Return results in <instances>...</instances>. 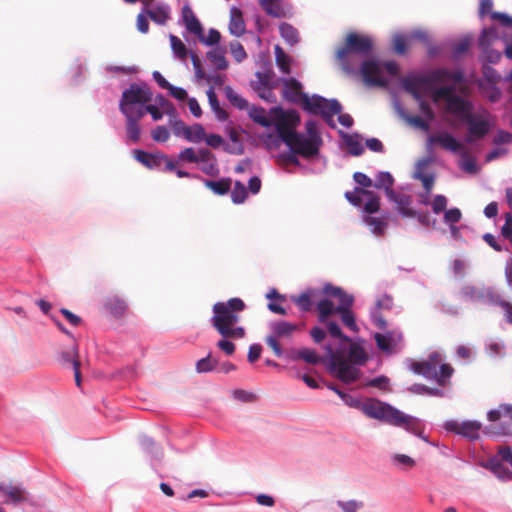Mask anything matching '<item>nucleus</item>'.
I'll return each mask as SVG.
<instances>
[{
	"mask_svg": "<svg viewBox=\"0 0 512 512\" xmlns=\"http://www.w3.org/2000/svg\"><path fill=\"white\" fill-rule=\"evenodd\" d=\"M245 308L244 301L237 297L225 302H216L212 307L211 325L222 337L216 346L226 355H232L235 352L236 346L232 340L242 339L246 335L245 328L238 325L239 314Z\"/></svg>",
	"mask_w": 512,
	"mask_h": 512,
	"instance_id": "nucleus-1",
	"label": "nucleus"
},
{
	"mask_svg": "<svg viewBox=\"0 0 512 512\" xmlns=\"http://www.w3.org/2000/svg\"><path fill=\"white\" fill-rule=\"evenodd\" d=\"M271 112L275 114L273 123L277 134L291 152L304 158H312L318 155L321 145L296 131L300 124V116L295 110L283 111L276 107L271 109Z\"/></svg>",
	"mask_w": 512,
	"mask_h": 512,
	"instance_id": "nucleus-2",
	"label": "nucleus"
},
{
	"mask_svg": "<svg viewBox=\"0 0 512 512\" xmlns=\"http://www.w3.org/2000/svg\"><path fill=\"white\" fill-rule=\"evenodd\" d=\"M329 359V372L344 383H352L359 379L360 369L357 365H364L368 359L363 347L357 343H351L348 353L343 349L333 350L327 347Z\"/></svg>",
	"mask_w": 512,
	"mask_h": 512,
	"instance_id": "nucleus-3",
	"label": "nucleus"
},
{
	"mask_svg": "<svg viewBox=\"0 0 512 512\" xmlns=\"http://www.w3.org/2000/svg\"><path fill=\"white\" fill-rule=\"evenodd\" d=\"M361 410L369 418L377 419L396 427H402L408 432L427 441L426 437L423 435V429L419 419L404 414L388 403L377 399H369L361 405Z\"/></svg>",
	"mask_w": 512,
	"mask_h": 512,
	"instance_id": "nucleus-4",
	"label": "nucleus"
},
{
	"mask_svg": "<svg viewBox=\"0 0 512 512\" xmlns=\"http://www.w3.org/2000/svg\"><path fill=\"white\" fill-rule=\"evenodd\" d=\"M373 48L372 39L357 32H349L342 46L335 52V59L348 75H355L358 67L357 55L366 56Z\"/></svg>",
	"mask_w": 512,
	"mask_h": 512,
	"instance_id": "nucleus-5",
	"label": "nucleus"
},
{
	"mask_svg": "<svg viewBox=\"0 0 512 512\" xmlns=\"http://www.w3.org/2000/svg\"><path fill=\"white\" fill-rule=\"evenodd\" d=\"M455 85H445L435 89L432 93V100L436 103L440 100L446 101V111L464 120L473 110L472 103L455 94Z\"/></svg>",
	"mask_w": 512,
	"mask_h": 512,
	"instance_id": "nucleus-6",
	"label": "nucleus"
},
{
	"mask_svg": "<svg viewBox=\"0 0 512 512\" xmlns=\"http://www.w3.org/2000/svg\"><path fill=\"white\" fill-rule=\"evenodd\" d=\"M151 100L152 92L146 84L132 83L123 91L119 109L121 113H142L141 109Z\"/></svg>",
	"mask_w": 512,
	"mask_h": 512,
	"instance_id": "nucleus-7",
	"label": "nucleus"
},
{
	"mask_svg": "<svg viewBox=\"0 0 512 512\" xmlns=\"http://www.w3.org/2000/svg\"><path fill=\"white\" fill-rule=\"evenodd\" d=\"M487 419L490 425L484 430L486 434L497 436L512 435V404L503 403L488 411Z\"/></svg>",
	"mask_w": 512,
	"mask_h": 512,
	"instance_id": "nucleus-8",
	"label": "nucleus"
},
{
	"mask_svg": "<svg viewBox=\"0 0 512 512\" xmlns=\"http://www.w3.org/2000/svg\"><path fill=\"white\" fill-rule=\"evenodd\" d=\"M302 108L314 115H321L327 122L342 111V106L336 99L328 100L319 95L305 96Z\"/></svg>",
	"mask_w": 512,
	"mask_h": 512,
	"instance_id": "nucleus-9",
	"label": "nucleus"
},
{
	"mask_svg": "<svg viewBox=\"0 0 512 512\" xmlns=\"http://www.w3.org/2000/svg\"><path fill=\"white\" fill-rule=\"evenodd\" d=\"M463 122L468 125V133L465 138L467 143L483 139L494 125L491 114L486 110L478 114L471 112Z\"/></svg>",
	"mask_w": 512,
	"mask_h": 512,
	"instance_id": "nucleus-10",
	"label": "nucleus"
},
{
	"mask_svg": "<svg viewBox=\"0 0 512 512\" xmlns=\"http://www.w3.org/2000/svg\"><path fill=\"white\" fill-rule=\"evenodd\" d=\"M303 326V323L294 324L283 320L275 321L270 325L271 334L266 336L265 342L277 357H281L283 355V350L278 340L282 338H290L294 332L302 329Z\"/></svg>",
	"mask_w": 512,
	"mask_h": 512,
	"instance_id": "nucleus-11",
	"label": "nucleus"
},
{
	"mask_svg": "<svg viewBox=\"0 0 512 512\" xmlns=\"http://www.w3.org/2000/svg\"><path fill=\"white\" fill-rule=\"evenodd\" d=\"M359 73L363 83L368 87H382L388 86V80L382 73V64L376 60H365L361 63Z\"/></svg>",
	"mask_w": 512,
	"mask_h": 512,
	"instance_id": "nucleus-12",
	"label": "nucleus"
},
{
	"mask_svg": "<svg viewBox=\"0 0 512 512\" xmlns=\"http://www.w3.org/2000/svg\"><path fill=\"white\" fill-rule=\"evenodd\" d=\"M445 429L470 440H477L480 436V431L482 430V424L474 420L463 422L452 420L445 423Z\"/></svg>",
	"mask_w": 512,
	"mask_h": 512,
	"instance_id": "nucleus-13",
	"label": "nucleus"
},
{
	"mask_svg": "<svg viewBox=\"0 0 512 512\" xmlns=\"http://www.w3.org/2000/svg\"><path fill=\"white\" fill-rule=\"evenodd\" d=\"M430 84H444L453 82L454 85L464 81V74L461 70L450 71L446 68H439L431 71L428 75Z\"/></svg>",
	"mask_w": 512,
	"mask_h": 512,
	"instance_id": "nucleus-14",
	"label": "nucleus"
},
{
	"mask_svg": "<svg viewBox=\"0 0 512 512\" xmlns=\"http://www.w3.org/2000/svg\"><path fill=\"white\" fill-rule=\"evenodd\" d=\"M283 97L294 104L303 105L304 97L308 96L302 91V84L295 78L283 80Z\"/></svg>",
	"mask_w": 512,
	"mask_h": 512,
	"instance_id": "nucleus-15",
	"label": "nucleus"
},
{
	"mask_svg": "<svg viewBox=\"0 0 512 512\" xmlns=\"http://www.w3.org/2000/svg\"><path fill=\"white\" fill-rule=\"evenodd\" d=\"M374 339L377 347L384 352H392L401 342L402 334L395 331H388L384 334L376 333Z\"/></svg>",
	"mask_w": 512,
	"mask_h": 512,
	"instance_id": "nucleus-16",
	"label": "nucleus"
},
{
	"mask_svg": "<svg viewBox=\"0 0 512 512\" xmlns=\"http://www.w3.org/2000/svg\"><path fill=\"white\" fill-rule=\"evenodd\" d=\"M431 144H439L443 149L453 153L462 150L463 145L448 132H441L429 137Z\"/></svg>",
	"mask_w": 512,
	"mask_h": 512,
	"instance_id": "nucleus-17",
	"label": "nucleus"
},
{
	"mask_svg": "<svg viewBox=\"0 0 512 512\" xmlns=\"http://www.w3.org/2000/svg\"><path fill=\"white\" fill-rule=\"evenodd\" d=\"M430 85L431 84L427 75L413 79H405L403 81L405 90L410 93L416 100H420L422 98V91Z\"/></svg>",
	"mask_w": 512,
	"mask_h": 512,
	"instance_id": "nucleus-18",
	"label": "nucleus"
},
{
	"mask_svg": "<svg viewBox=\"0 0 512 512\" xmlns=\"http://www.w3.org/2000/svg\"><path fill=\"white\" fill-rule=\"evenodd\" d=\"M353 302L354 298H347L345 303L339 304L336 307V312L341 315V320L345 326H347L350 330L357 332L358 326L355 321V316L351 310Z\"/></svg>",
	"mask_w": 512,
	"mask_h": 512,
	"instance_id": "nucleus-19",
	"label": "nucleus"
},
{
	"mask_svg": "<svg viewBox=\"0 0 512 512\" xmlns=\"http://www.w3.org/2000/svg\"><path fill=\"white\" fill-rule=\"evenodd\" d=\"M389 199L396 203L397 209L403 217L413 218L416 216V211L410 207L412 203L411 196L390 192Z\"/></svg>",
	"mask_w": 512,
	"mask_h": 512,
	"instance_id": "nucleus-20",
	"label": "nucleus"
},
{
	"mask_svg": "<svg viewBox=\"0 0 512 512\" xmlns=\"http://www.w3.org/2000/svg\"><path fill=\"white\" fill-rule=\"evenodd\" d=\"M182 20L186 27V29L196 35L201 36L202 35V24L200 23L199 19L196 17L195 13L193 12L192 8L188 5L183 6L182 8Z\"/></svg>",
	"mask_w": 512,
	"mask_h": 512,
	"instance_id": "nucleus-21",
	"label": "nucleus"
},
{
	"mask_svg": "<svg viewBox=\"0 0 512 512\" xmlns=\"http://www.w3.org/2000/svg\"><path fill=\"white\" fill-rule=\"evenodd\" d=\"M126 117V132L127 137L133 143H137L140 139V127L138 122L142 119L143 114L138 112L134 113H122Z\"/></svg>",
	"mask_w": 512,
	"mask_h": 512,
	"instance_id": "nucleus-22",
	"label": "nucleus"
},
{
	"mask_svg": "<svg viewBox=\"0 0 512 512\" xmlns=\"http://www.w3.org/2000/svg\"><path fill=\"white\" fill-rule=\"evenodd\" d=\"M179 160L190 163H199L212 158V152L207 148L199 149L196 152L192 147L185 148L178 155Z\"/></svg>",
	"mask_w": 512,
	"mask_h": 512,
	"instance_id": "nucleus-23",
	"label": "nucleus"
},
{
	"mask_svg": "<svg viewBox=\"0 0 512 512\" xmlns=\"http://www.w3.org/2000/svg\"><path fill=\"white\" fill-rule=\"evenodd\" d=\"M492 7V0H482L479 12L481 15L490 13V16L493 20L499 21L505 27H512V17L501 12H491Z\"/></svg>",
	"mask_w": 512,
	"mask_h": 512,
	"instance_id": "nucleus-24",
	"label": "nucleus"
},
{
	"mask_svg": "<svg viewBox=\"0 0 512 512\" xmlns=\"http://www.w3.org/2000/svg\"><path fill=\"white\" fill-rule=\"evenodd\" d=\"M133 153L137 161L150 169L160 167L165 159L164 154H150L140 149L134 150Z\"/></svg>",
	"mask_w": 512,
	"mask_h": 512,
	"instance_id": "nucleus-25",
	"label": "nucleus"
},
{
	"mask_svg": "<svg viewBox=\"0 0 512 512\" xmlns=\"http://www.w3.org/2000/svg\"><path fill=\"white\" fill-rule=\"evenodd\" d=\"M229 30L232 34L240 36L245 32V22L241 10L237 7H232L230 10V23Z\"/></svg>",
	"mask_w": 512,
	"mask_h": 512,
	"instance_id": "nucleus-26",
	"label": "nucleus"
},
{
	"mask_svg": "<svg viewBox=\"0 0 512 512\" xmlns=\"http://www.w3.org/2000/svg\"><path fill=\"white\" fill-rule=\"evenodd\" d=\"M225 53V49L216 47L208 51L206 57L215 69L226 70L228 68V61L226 60Z\"/></svg>",
	"mask_w": 512,
	"mask_h": 512,
	"instance_id": "nucleus-27",
	"label": "nucleus"
},
{
	"mask_svg": "<svg viewBox=\"0 0 512 512\" xmlns=\"http://www.w3.org/2000/svg\"><path fill=\"white\" fill-rule=\"evenodd\" d=\"M484 467L493 472L501 480H512V472L497 458L490 459Z\"/></svg>",
	"mask_w": 512,
	"mask_h": 512,
	"instance_id": "nucleus-28",
	"label": "nucleus"
},
{
	"mask_svg": "<svg viewBox=\"0 0 512 512\" xmlns=\"http://www.w3.org/2000/svg\"><path fill=\"white\" fill-rule=\"evenodd\" d=\"M0 492L5 493L13 503L27 500L26 492L19 486H5L4 484H0Z\"/></svg>",
	"mask_w": 512,
	"mask_h": 512,
	"instance_id": "nucleus-29",
	"label": "nucleus"
},
{
	"mask_svg": "<svg viewBox=\"0 0 512 512\" xmlns=\"http://www.w3.org/2000/svg\"><path fill=\"white\" fill-rule=\"evenodd\" d=\"M105 306L107 310L115 317H121L127 311V304L125 301L116 296L108 298Z\"/></svg>",
	"mask_w": 512,
	"mask_h": 512,
	"instance_id": "nucleus-30",
	"label": "nucleus"
},
{
	"mask_svg": "<svg viewBox=\"0 0 512 512\" xmlns=\"http://www.w3.org/2000/svg\"><path fill=\"white\" fill-rule=\"evenodd\" d=\"M317 311L319 321L321 323H326L332 314L337 313L334 303L329 299H322L319 301L317 304Z\"/></svg>",
	"mask_w": 512,
	"mask_h": 512,
	"instance_id": "nucleus-31",
	"label": "nucleus"
},
{
	"mask_svg": "<svg viewBox=\"0 0 512 512\" xmlns=\"http://www.w3.org/2000/svg\"><path fill=\"white\" fill-rule=\"evenodd\" d=\"M249 117L257 124L263 127L272 125V121L267 117L266 110L262 107L251 106L248 108Z\"/></svg>",
	"mask_w": 512,
	"mask_h": 512,
	"instance_id": "nucleus-32",
	"label": "nucleus"
},
{
	"mask_svg": "<svg viewBox=\"0 0 512 512\" xmlns=\"http://www.w3.org/2000/svg\"><path fill=\"white\" fill-rule=\"evenodd\" d=\"M363 196L368 197V201L364 205V211L368 214H373L380 209V198L375 195L372 191L367 189H357Z\"/></svg>",
	"mask_w": 512,
	"mask_h": 512,
	"instance_id": "nucleus-33",
	"label": "nucleus"
},
{
	"mask_svg": "<svg viewBox=\"0 0 512 512\" xmlns=\"http://www.w3.org/2000/svg\"><path fill=\"white\" fill-rule=\"evenodd\" d=\"M393 184H394V179L389 172H379L378 175L376 176V180L373 185L377 189L383 188L385 190L387 197L389 198V193L395 192L392 189Z\"/></svg>",
	"mask_w": 512,
	"mask_h": 512,
	"instance_id": "nucleus-34",
	"label": "nucleus"
},
{
	"mask_svg": "<svg viewBox=\"0 0 512 512\" xmlns=\"http://www.w3.org/2000/svg\"><path fill=\"white\" fill-rule=\"evenodd\" d=\"M211 109L215 112L217 118L220 121H225L228 118V113L220 107L217 95L214 89L211 87L206 92Z\"/></svg>",
	"mask_w": 512,
	"mask_h": 512,
	"instance_id": "nucleus-35",
	"label": "nucleus"
},
{
	"mask_svg": "<svg viewBox=\"0 0 512 512\" xmlns=\"http://www.w3.org/2000/svg\"><path fill=\"white\" fill-rule=\"evenodd\" d=\"M145 13L151 18L152 21L158 24H164L169 18L168 8L163 5L156 6L152 9H147Z\"/></svg>",
	"mask_w": 512,
	"mask_h": 512,
	"instance_id": "nucleus-36",
	"label": "nucleus"
},
{
	"mask_svg": "<svg viewBox=\"0 0 512 512\" xmlns=\"http://www.w3.org/2000/svg\"><path fill=\"white\" fill-rule=\"evenodd\" d=\"M312 295H313L312 291L307 290V291L301 293L300 295H297V296L292 295L291 301L293 303H295L301 311L308 312L312 308V301H311Z\"/></svg>",
	"mask_w": 512,
	"mask_h": 512,
	"instance_id": "nucleus-37",
	"label": "nucleus"
},
{
	"mask_svg": "<svg viewBox=\"0 0 512 512\" xmlns=\"http://www.w3.org/2000/svg\"><path fill=\"white\" fill-rule=\"evenodd\" d=\"M280 2L281 0H260V5L268 15L280 18L284 16Z\"/></svg>",
	"mask_w": 512,
	"mask_h": 512,
	"instance_id": "nucleus-38",
	"label": "nucleus"
},
{
	"mask_svg": "<svg viewBox=\"0 0 512 512\" xmlns=\"http://www.w3.org/2000/svg\"><path fill=\"white\" fill-rule=\"evenodd\" d=\"M281 37L289 44L294 45L299 41V35L296 28L288 23H281L279 26Z\"/></svg>",
	"mask_w": 512,
	"mask_h": 512,
	"instance_id": "nucleus-39",
	"label": "nucleus"
},
{
	"mask_svg": "<svg viewBox=\"0 0 512 512\" xmlns=\"http://www.w3.org/2000/svg\"><path fill=\"white\" fill-rule=\"evenodd\" d=\"M205 186L211 189L215 194L225 195L231 188V179L224 178L218 181H205Z\"/></svg>",
	"mask_w": 512,
	"mask_h": 512,
	"instance_id": "nucleus-40",
	"label": "nucleus"
},
{
	"mask_svg": "<svg viewBox=\"0 0 512 512\" xmlns=\"http://www.w3.org/2000/svg\"><path fill=\"white\" fill-rule=\"evenodd\" d=\"M171 49L174 55L182 61H185L188 56V50L180 38L175 35H170Z\"/></svg>",
	"mask_w": 512,
	"mask_h": 512,
	"instance_id": "nucleus-41",
	"label": "nucleus"
},
{
	"mask_svg": "<svg viewBox=\"0 0 512 512\" xmlns=\"http://www.w3.org/2000/svg\"><path fill=\"white\" fill-rule=\"evenodd\" d=\"M364 221L375 235H382L387 227V222L383 218L366 216Z\"/></svg>",
	"mask_w": 512,
	"mask_h": 512,
	"instance_id": "nucleus-42",
	"label": "nucleus"
},
{
	"mask_svg": "<svg viewBox=\"0 0 512 512\" xmlns=\"http://www.w3.org/2000/svg\"><path fill=\"white\" fill-rule=\"evenodd\" d=\"M218 365V360L209 353L205 358L196 362V371L198 373H207L213 371Z\"/></svg>",
	"mask_w": 512,
	"mask_h": 512,
	"instance_id": "nucleus-43",
	"label": "nucleus"
},
{
	"mask_svg": "<svg viewBox=\"0 0 512 512\" xmlns=\"http://www.w3.org/2000/svg\"><path fill=\"white\" fill-rule=\"evenodd\" d=\"M275 56H276V63L279 66V68L281 69V71L285 74H289L290 73V58L279 45L275 46Z\"/></svg>",
	"mask_w": 512,
	"mask_h": 512,
	"instance_id": "nucleus-44",
	"label": "nucleus"
},
{
	"mask_svg": "<svg viewBox=\"0 0 512 512\" xmlns=\"http://www.w3.org/2000/svg\"><path fill=\"white\" fill-rule=\"evenodd\" d=\"M323 292L328 296L338 298L339 304L345 303L347 298H353L352 295L347 294L342 288L333 286L332 284H326L323 288Z\"/></svg>",
	"mask_w": 512,
	"mask_h": 512,
	"instance_id": "nucleus-45",
	"label": "nucleus"
},
{
	"mask_svg": "<svg viewBox=\"0 0 512 512\" xmlns=\"http://www.w3.org/2000/svg\"><path fill=\"white\" fill-rule=\"evenodd\" d=\"M454 369L449 364H441L439 371L436 370L435 381L440 386H445L453 375Z\"/></svg>",
	"mask_w": 512,
	"mask_h": 512,
	"instance_id": "nucleus-46",
	"label": "nucleus"
},
{
	"mask_svg": "<svg viewBox=\"0 0 512 512\" xmlns=\"http://www.w3.org/2000/svg\"><path fill=\"white\" fill-rule=\"evenodd\" d=\"M497 37V31L494 27L485 28L482 30L479 39L478 45L481 49H486L490 47L493 39Z\"/></svg>",
	"mask_w": 512,
	"mask_h": 512,
	"instance_id": "nucleus-47",
	"label": "nucleus"
},
{
	"mask_svg": "<svg viewBox=\"0 0 512 512\" xmlns=\"http://www.w3.org/2000/svg\"><path fill=\"white\" fill-rule=\"evenodd\" d=\"M205 134V130L201 124H194L189 127V132L185 139L193 143H200L204 140Z\"/></svg>",
	"mask_w": 512,
	"mask_h": 512,
	"instance_id": "nucleus-48",
	"label": "nucleus"
},
{
	"mask_svg": "<svg viewBox=\"0 0 512 512\" xmlns=\"http://www.w3.org/2000/svg\"><path fill=\"white\" fill-rule=\"evenodd\" d=\"M225 91H226V96H227L228 100L230 101V103L233 106L237 107L240 110L249 108V104H248L247 100H245L239 94L234 92L232 88L226 87Z\"/></svg>",
	"mask_w": 512,
	"mask_h": 512,
	"instance_id": "nucleus-49",
	"label": "nucleus"
},
{
	"mask_svg": "<svg viewBox=\"0 0 512 512\" xmlns=\"http://www.w3.org/2000/svg\"><path fill=\"white\" fill-rule=\"evenodd\" d=\"M336 504L342 510V512H358L364 507L363 501L355 499L338 500Z\"/></svg>",
	"mask_w": 512,
	"mask_h": 512,
	"instance_id": "nucleus-50",
	"label": "nucleus"
},
{
	"mask_svg": "<svg viewBox=\"0 0 512 512\" xmlns=\"http://www.w3.org/2000/svg\"><path fill=\"white\" fill-rule=\"evenodd\" d=\"M248 196V192L244 184L236 181L234 188L231 191V199L235 204L243 203Z\"/></svg>",
	"mask_w": 512,
	"mask_h": 512,
	"instance_id": "nucleus-51",
	"label": "nucleus"
},
{
	"mask_svg": "<svg viewBox=\"0 0 512 512\" xmlns=\"http://www.w3.org/2000/svg\"><path fill=\"white\" fill-rule=\"evenodd\" d=\"M197 37L205 45L212 46L220 42L221 34L218 30L212 28L209 30L207 36L204 35V31L202 30V35Z\"/></svg>",
	"mask_w": 512,
	"mask_h": 512,
	"instance_id": "nucleus-52",
	"label": "nucleus"
},
{
	"mask_svg": "<svg viewBox=\"0 0 512 512\" xmlns=\"http://www.w3.org/2000/svg\"><path fill=\"white\" fill-rule=\"evenodd\" d=\"M306 136L310 139L317 141L320 145H322V138L318 131L317 122L314 120H308L305 123Z\"/></svg>",
	"mask_w": 512,
	"mask_h": 512,
	"instance_id": "nucleus-53",
	"label": "nucleus"
},
{
	"mask_svg": "<svg viewBox=\"0 0 512 512\" xmlns=\"http://www.w3.org/2000/svg\"><path fill=\"white\" fill-rule=\"evenodd\" d=\"M203 163L201 170L203 173L209 176H217L219 173V168L217 165L216 158L212 153V158L206 161H201Z\"/></svg>",
	"mask_w": 512,
	"mask_h": 512,
	"instance_id": "nucleus-54",
	"label": "nucleus"
},
{
	"mask_svg": "<svg viewBox=\"0 0 512 512\" xmlns=\"http://www.w3.org/2000/svg\"><path fill=\"white\" fill-rule=\"evenodd\" d=\"M229 48L232 56L237 62H242L244 59H246L247 54L244 50V47L238 41L231 42L229 44Z\"/></svg>",
	"mask_w": 512,
	"mask_h": 512,
	"instance_id": "nucleus-55",
	"label": "nucleus"
},
{
	"mask_svg": "<svg viewBox=\"0 0 512 512\" xmlns=\"http://www.w3.org/2000/svg\"><path fill=\"white\" fill-rule=\"evenodd\" d=\"M169 123L176 136H183L186 138L190 126H187L182 120L179 119H170Z\"/></svg>",
	"mask_w": 512,
	"mask_h": 512,
	"instance_id": "nucleus-56",
	"label": "nucleus"
},
{
	"mask_svg": "<svg viewBox=\"0 0 512 512\" xmlns=\"http://www.w3.org/2000/svg\"><path fill=\"white\" fill-rule=\"evenodd\" d=\"M326 323H327L328 332L332 337L339 338L344 342L351 341L348 336H346L342 333L341 328L339 327V325L336 322H334V321L328 322L327 321Z\"/></svg>",
	"mask_w": 512,
	"mask_h": 512,
	"instance_id": "nucleus-57",
	"label": "nucleus"
},
{
	"mask_svg": "<svg viewBox=\"0 0 512 512\" xmlns=\"http://www.w3.org/2000/svg\"><path fill=\"white\" fill-rule=\"evenodd\" d=\"M300 357L301 360H304L309 364H317L321 360L320 356H318L314 350L309 348L300 349Z\"/></svg>",
	"mask_w": 512,
	"mask_h": 512,
	"instance_id": "nucleus-58",
	"label": "nucleus"
},
{
	"mask_svg": "<svg viewBox=\"0 0 512 512\" xmlns=\"http://www.w3.org/2000/svg\"><path fill=\"white\" fill-rule=\"evenodd\" d=\"M346 144L350 154L354 156H360L364 152V147L362 143L359 140L354 139L353 137H349L346 140Z\"/></svg>",
	"mask_w": 512,
	"mask_h": 512,
	"instance_id": "nucleus-59",
	"label": "nucleus"
},
{
	"mask_svg": "<svg viewBox=\"0 0 512 512\" xmlns=\"http://www.w3.org/2000/svg\"><path fill=\"white\" fill-rule=\"evenodd\" d=\"M156 142H166L170 137V132L165 126H157L151 133Z\"/></svg>",
	"mask_w": 512,
	"mask_h": 512,
	"instance_id": "nucleus-60",
	"label": "nucleus"
},
{
	"mask_svg": "<svg viewBox=\"0 0 512 512\" xmlns=\"http://www.w3.org/2000/svg\"><path fill=\"white\" fill-rule=\"evenodd\" d=\"M432 210L435 214H440L446 211L447 199L443 195H436L431 203Z\"/></svg>",
	"mask_w": 512,
	"mask_h": 512,
	"instance_id": "nucleus-61",
	"label": "nucleus"
},
{
	"mask_svg": "<svg viewBox=\"0 0 512 512\" xmlns=\"http://www.w3.org/2000/svg\"><path fill=\"white\" fill-rule=\"evenodd\" d=\"M470 39L464 38L453 45L452 51L455 57H459L466 53L470 47Z\"/></svg>",
	"mask_w": 512,
	"mask_h": 512,
	"instance_id": "nucleus-62",
	"label": "nucleus"
},
{
	"mask_svg": "<svg viewBox=\"0 0 512 512\" xmlns=\"http://www.w3.org/2000/svg\"><path fill=\"white\" fill-rule=\"evenodd\" d=\"M393 48L397 54H399V55L405 54L407 51L406 38L402 35H396L393 38Z\"/></svg>",
	"mask_w": 512,
	"mask_h": 512,
	"instance_id": "nucleus-63",
	"label": "nucleus"
},
{
	"mask_svg": "<svg viewBox=\"0 0 512 512\" xmlns=\"http://www.w3.org/2000/svg\"><path fill=\"white\" fill-rule=\"evenodd\" d=\"M498 456L499 460L507 462L512 466V448L510 446H500Z\"/></svg>",
	"mask_w": 512,
	"mask_h": 512,
	"instance_id": "nucleus-64",
	"label": "nucleus"
}]
</instances>
